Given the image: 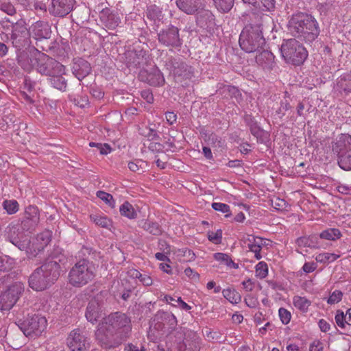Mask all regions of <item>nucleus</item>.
<instances>
[{"label":"nucleus","mask_w":351,"mask_h":351,"mask_svg":"<svg viewBox=\"0 0 351 351\" xmlns=\"http://www.w3.org/2000/svg\"><path fill=\"white\" fill-rule=\"evenodd\" d=\"M130 318L124 313L116 312L104 317L95 332L96 339L106 350L119 347L130 335Z\"/></svg>","instance_id":"f257e3e1"},{"label":"nucleus","mask_w":351,"mask_h":351,"mask_svg":"<svg viewBox=\"0 0 351 351\" xmlns=\"http://www.w3.org/2000/svg\"><path fill=\"white\" fill-rule=\"evenodd\" d=\"M275 27L273 19L268 14L253 13L252 23L247 25L240 34V47L247 53L260 51L266 44L263 34L269 36Z\"/></svg>","instance_id":"f03ea898"},{"label":"nucleus","mask_w":351,"mask_h":351,"mask_svg":"<svg viewBox=\"0 0 351 351\" xmlns=\"http://www.w3.org/2000/svg\"><path fill=\"white\" fill-rule=\"evenodd\" d=\"M169 341L173 351H203L204 349L203 340L196 332L181 326L171 332Z\"/></svg>","instance_id":"7ed1b4c3"},{"label":"nucleus","mask_w":351,"mask_h":351,"mask_svg":"<svg viewBox=\"0 0 351 351\" xmlns=\"http://www.w3.org/2000/svg\"><path fill=\"white\" fill-rule=\"evenodd\" d=\"M95 276L93 264L86 259L76 263L69 273V282L75 287H82L91 282Z\"/></svg>","instance_id":"20e7f679"},{"label":"nucleus","mask_w":351,"mask_h":351,"mask_svg":"<svg viewBox=\"0 0 351 351\" xmlns=\"http://www.w3.org/2000/svg\"><path fill=\"white\" fill-rule=\"evenodd\" d=\"M280 52L286 62L293 65L302 64L308 56L306 49L295 38L284 40Z\"/></svg>","instance_id":"39448f33"},{"label":"nucleus","mask_w":351,"mask_h":351,"mask_svg":"<svg viewBox=\"0 0 351 351\" xmlns=\"http://www.w3.org/2000/svg\"><path fill=\"white\" fill-rule=\"evenodd\" d=\"M332 151L337 154L338 165L345 171L351 170V136L341 134L332 145Z\"/></svg>","instance_id":"423d86ee"},{"label":"nucleus","mask_w":351,"mask_h":351,"mask_svg":"<svg viewBox=\"0 0 351 351\" xmlns=\"http://www.w3.org/2000/svg\"><path fill=\"white\" fill-rule=\"evenodd\" d=\"M47 319L40 315L28 316L25 320L19 319L16 324L26 337L39 336L47 327Z\"/></svg>","instance_id":"0eeeda50"},{"label":"nucleus","mask_w":351,"mask_h":351,"mask_svg":"<svg viewBox=\"0 0 351 351\" xmlns=\"http://www.w3.org/2000/svg\"><path fill=\"white\" fill-rule=\"evenodd\" d=\"M24 291L23 284L15 282L0 294V309L1 311L10 310L19 299Z\"/></svg>","instance_id":"6e6552de"},{"label":"nucleus","mask_w":351,"mask_h":351,"mask_svg":"<svg viewBox=\"0 0 351 351\" xmlns=\"http://www.w3.org/2000/svg\"><path fill=\"white\" fill-rule=\"evenodd\" d=\"M36 69L40 74L50 77L55 74L64 73L65 67L55 59L44 53H38Z\"/></svg>","instance_id":"1a4fd4ad"},{"label":"nucleus","mask_w":351,"mask_h":351,"mask_svg":"<svg viewBox=\"0 0 351 351\" xmlns=\"http://www.w3.org/2000/svg\"><path fill=\"white\" fill-rule=\"evenodd\" d=\"M158 40L161 45L165 47L176 48L180 47L182 44L179 34V29L172 25L162 29L158 33Z\"/></svg>","instance_id":"9d476101"},{"label":"nucleus","mask_w":351,"mask_h":351,"mask_svg":"<svg viewBox=\"0 0 351 351\" xmlns=\"http://www.w3.org/2000/svg\"><path fill=\"white\" fill-rule=\"evenodd\" d=\"M317 21L312 15L304 12H298L291 16L288 22V30L291 34L308 27Z\"/></svg>","instance_id":"9b49d317"},{"label":"nucleus","mask_w":351,"mask_h":351,"mask_svg":"<svg viewBox=\"0 0 351 351\" xmlns=\"http://www.w3.org/2000/svg\"><path fill=\"white\" fill-rule=\"evenodd\" d=\"M75 4V0H51L49 12L55 17H64L73 10Z\"/></svg>","instance_id":"f8f14e48"},{"label":"nucleus","mask_w":351,"mask_h":351,"mask_svg":"<svg viewBox=\"0 0 351 351\" xmlns=\"http://www.w3.org/2000/svg\"><path fill=\"white\" fill-rule=\"evenodd\" d=\"M67 344L71 351H87L90 348L88 339L79 329L71 332Z\"/></svg>","instance_id":"ddd939ff"},{"label":"nucleus","mask_w":351,"mask_h":351,"mask_svg":"<svg viewBox=\"0 0 351 351\" xmlns=\"http://www.w3.org/2000/svg\"><path fill=\"white\" fill-rule=\"evenodd\" d=\"M40 267L36 269L29 278V287L37 291H43L53 285Z\"/></svg>","instance_id":"4468645a"},{"label":"nucleus","mask_w":351,"mask_h":351,"mask_svg":"<svg viewBox=\"0 0 351 351\" xmlns=\"http://www.w3.org/2000/svg\"><path fill=\"white\" fill-rule=\"evenodd\" d=\"M99 16L101 23L108 29H116L121 21L119 14L108 8L99 10Z\"/></svg>","instance_id":"2eb2a0df"},{"label":"nucleus","mask_w":351,"mask_h":351,"mask_svg":"<svg viewBox=\"0 0 351 351\" xmlns=\"http://www.w3.org/2000/svg\"><path fill=\"white\" fill-rule=\"evenodd\" d=\"M173 66V73L176 80L182 82L183 80H191L194 76V70L192 66L184 62L172 61Z\"/></svg>","instance_id":"dca6fc26"},{"label":"nucleus","mask_w":351,"mask_h":351,"mask_svg":"<svg viewBox=\"0 0 351 351\" xmlns=\"http://www.w3.org/2000/svg\"><path fill=\"white\" fill-rule=\"evenodd\" d=\"M146 51L143 49L128 50L125 53L128 67L141 68L146 64Z\"/></svg>","instance_id":"f3484780"},{"label":"nucleus","mask_w":351,"mask_h":351,"mask_svg":"<svg viewBox=\"0 0 351 351\" xmlns=\"http://www.w3.org/2000/svg\"><path fill=\"white\" fill-rule=\"evenodd\" d=\"M156 317L159 322L156 324L155 327L158 330H163L167 326L169 330L167 335L169 339L171 332H173L178 328L176 327L178 322L176 316L171 313L162 311L159 312Z\"/></svg>","instance_id":"a211bd4d"},{"label":"nucleus","mask_w":351,"mask_h":351,"mask_svg":"<svg viewBox=\"0 0 351 351\" xmlns=\"http://www.w3.org/2000/svg\"><path fill=\"white\" fill-rule=\"evenodd\" d=\"M30 34L36 40L48 39L51 34V28L48 22L37 21L29 29Z\"/></svg>","instance_id":"6ab92c4d"},{"label":"nucleus","mask_w":351,"mask_h":351,"mask_svg":"<svg viewBox=\"0 0 351 351\" xmlns=\"http://www.w3.org/2000/svg\"><path fill=\"white\" fill-rule=\"evenodd\" d=\"M319 33V23L315 21L313 24L308 25V27L302 29L295 33L294 32V34L291 35L306 43H312L318 37Z\"/></svg>","instance_id":"aec40b11"},{"label":"nucleus","mask_w":351,"mask_h":351,"mask_svg":"<svg viewBox=\"0 0 351 351\" xmlns=\"http://www.w3.org/2000/svg\"><path fill=\"white\" fill-rule=\"evenodd\" d=\"M48 280L53 284L60 277L62 268L60 264L55 260H47L40 267Z\"/></svg>","instance_id":"412c9836"},{"label":"nucleus","mask_w":351,"mask_h":351,"mask_svg":"<svg viewBox=\"0 0 351 351\" xmlns=\"http://www.w3.org/2000/svg\"><path fill=\"white\" fill-rule=\"evenodd\" d=\"M98 295L93 298L88 303L86 311L87 320L93 324L97 322L102 315L101 303Z\"/></svg>","instance_id":"4be33fe9"},{"label":"nucleus","mask_w":351,"mask_h":351,"mask_svg":"<svg viewBox=\"0 0 351 351\" xmlns=\"http://www.w3.org/2000/svg\"><path fill=\"white\" fill-rule=\"evenodd\" d=\"M90 71L91 66L88 61L80 58L73 59L72 72L80 81L86 77Z\"/></svg>","instance_id":"5701e85b"},{"label":"nucleus","mask_w":351,"mask_h":351,"mask_svg":"<svg viewBox=\"0 0 351 351\" xmlns=\"http://www.w3.org/2000/svg\"><path fill=\"white\" fill-rule=\"evenodd\" d=\"M257 53L256 62L258 65L267 70H271L275 66V57L270 51L265 50L263 48L260 51H257Z\"/></svg>","instance_id":"b1692460"},{"label":"nucleus","mask_w":351,"mask_h":351,"mask_svg":"<svg viewBox=\"0 0 351 351\" xmlns=\"http://www.w3.org/2000/svg\"><path fill=\"white\" fill-rule=\"evenodd\" d=\"M178 8L187 14H193L200 8L199 0H177Z\"/></svg>","instance_id":"393cba45"},{"label":"nucleus","mask_w":351,"mask_h":351,"mask_svg":"<svg viewBox=\"0 0 351 351\" xmlns=\"http://www.w3.org/2000/svg\"><path fill=\"white\" fill-rule=\"evenodd\" d=\"M335 88L340 93L348 95L351 93V73H344L337 79Z\"/></svg>","instance_id":"a878e982"},{"label":"nucleus","mask_w":351,"mask_h":351,"mask_svg":"<svg viewBox=\"0 0 351 351\" xmlns=\"http://www.w3.org/2000/svg\"><path fill=\"white\" fill-rule=\"evenodd\" d=\"M145 14L147 19L157 26L159 25V23L162 21L164 17L161 9L156 5L148 6Z\"/></svg>","instance_id":"bb28decb"},{"label":"nucleus","mask_w":351,"mask_h":351,"mask_svg":"<svg viewBox=\"0 0 351 351\" xmlns=\"http://www.w3.org/2000/svg\"><path fill=\"white\" fill-rule=\"evenodd\" d=\"M29 211L33 213L32 219H23L21 221V227L23 230L27 231L34 228L39 221V215L37 208L33 206H29Z\"/></svg>","instance_id":"cd10ccee"},{"label":"nucleus","mask_w":351,"mask_h":351,"mask_svg":"<svg viewBox=\"0 0 351 351\" xmlns=\"http://www.w3.org/2000/svg\"><path fill=\"white\" fill-rule=\"evenodd\" d=\"M18 62L24 70L30 71L33 68H36L37 56L21 54L19 56Z\"/></svg>","instance_id":"c85d7f7f"},{"label":"nucleus","mask_w":351,"mask_h":351,"mask_svg":"<svg viewBox=\"0 0 351 351\" xmlns=\"http://www.w3.org/2000/svg\"><path fill=\"white\" fill-rule=\"evenodd\" d=\"M147 82L154 86H162L165 84V78L162 72L158 68H154L147 73Z\"/></svg>","instance_id":"c756f323"},{"label":"nucleus","mask_w":351,"mask_h":351,"mask_svg":"<svg viewBox=\"0 0 351 351\" xmlns=\"http://www.w3.org/2000/svg\"><path fill=\"white\" fill-rule=\"evenodd\" d=\"M319 237L315 235H310L308 237H300L297 239L296 244L299 247H310L317 248Z\"/></svg>","instance_id":"7c9ffc66"},{"label":"nucleus","mask_w":351,"mask_h":351,"mask_svg":"<svg viewBox=\"0 0 351 351\" xmlns=\"http://www.w3.org/2000/svg\"><path fill=\"white\" fill-rule=\"evenodd\" d=\"M139 226L153 235L157 236L162 233V229L156 222L149 220H141L139 221Z\"/></svg>","instance_id":"2f4dec72"},{"label":"nucleus","mask_w":351,"mask_h":351,"mask_svg":"<svg viewBox=\"0 0 351 351\" xmlns=\"http://www.w3.org/2000/svg\"><path fill=\"white\" fill-rule=\"evenodd\" d=\"M64 73L55 74L54 75L50 76L49 80L51 86L61 91H65L67 86V82L65 78L62 76Z\"/></svg>","instance_id":"473e14b6"},{"label":"nucleus","mask_w":351,"mask_h":351,"mask_svg":"<svg viewBox=\"0 0 351 351\" xmlns=\"http://www.w3.org/2000/svg\"><path fill=\"white\" fill-rule=\"evenodd\" d=\"M121 215L129 219H135L137 216L133 206L128 202H125L119 208Z\"/></svg>","instance_id":"72a5a7b5"},{"label":"nucleus","mask_w":351,"mask_h":351,"mask_svg":"<svg viewBox=\"0 0 351 351\" xmlns=\"http://www.w3.org/2000/svg\"><path fill=\"white\" fill-rule=\"evenodd\" d=\"M216 8L222 13H228L234 5V0H213Z\"/></svg>","instance_id":"f704fd0d"},{"label":"nucleus","mask_w":351,"mask_h":351,"mask_svg":"<svg viewBox=\"0 0 351 351\" xmlns=\"http://www.w3.org/2000/svg\"><path fill=\"white\" fill-rule=\"evenodd\" d=\"M222 293L225 298L233 304H238L241 301V295L235 290L232 289H223Z\"/></svg>","instance_id":"c9c22d12"},{"label":"nucleus","mask_w":351,"mask_h":351,"mask_svg":"<svg viewBox=\"0 0 351 351\" xmlns=\"http://www.w3.org/2000/svg\"><path fill=\"white\" fill-rule=\"evenodd\" d=\"M341 236V232L337 228H329L322 232L319 234L320 239L335 241Z\"/></svg>","instance_id":"e433bc0d"},{"label":"nucleus","mask_w":351,"mask_h":351,"mask_svg":"<svg viewBox=\"0 0 351 351\" xmlns=\"http://www.w3.org/2000/svg\"><path fill=\"white\" fill-rule=\"evenodd\" d=\"M293 302L295 308L300 309L302 311H306L311 305V302L304 297L294 296Z\"/></svg>","instance_id":"4c0bfd02"},{"label":"nucleus","mask_w":351,"mask_h":351,"mask_svg":"<svg viewBox=\"0 0 351 351\" xmlns=\"http://www.w3.org/2000/svg\"><path fill=\"white\" fill-rule=\"evenodd\" d=\"M139 134L149 141L157 140L160 138L158 132L152 128L145 127L139 129Z\"/></svg>","instance_id":"58836bf2"},{"label":"nucleus","mask_w":351,"mask_h":351,"mask_svg":"<svg viewBox=\"0 0 351 351\" xmlns=\"http://www.w3.org/2000/svg\"><path fill=\"white\" fill-rule=\"evenodd\" d=\"M45 246H43L42 243H40L37 241L33 240L30 241V244L28 247L27 254L29 256L35 257L40 252H42L45 249Z\"/></svg>","instance_id":"ea45409f"},{"label":"nucleus","mask_w":351,"mask_h":351,"mask_svg":"<svg viewBox=\"0 0 351 351\" xmlns=\"http://www.w3.org/2000/svg\"><path fill=\"white\" fill-rule=\"evenodd\" d=\"M15 264L14 259L7 256L0 255V271L10 270Z\"/></svg>","instance_id":"a19ab883"},{"label":"nucleus","mask_w":351,"mask_h":351,"mask_svg":"<svg viewBox=\"0 0 351 351\" xmlns=\"http://www.w3.org/2000/svg\"><path fill=\"white\" fill-rule=\"evenodd\" d=\"M214 258L216 261L221 262V263L234 268H237L238 265L235 264L230 257L224 253H215L214 254Z\"/></svg>","instance_id":"79ce46f5"},{"label":"nucleus","mask_w":351,"mask_h":351,"mask_svg":"<svg viewBox=\"0 0 351 351\" xmlns=\"http://www.w3.org/2000/svg\"><path fill=\"white\" fill-rule=\"evenodd\" d=\"M340 257V255L334 253H321L317 255L315 260L319 263H330L333 262Z\"/></svg>","instance_id":"37998d69"},{"label":"nucleus","mask_w":351,"mask_h":351,"mask_svg":"<svg viewBox=\"0 0 351 351\" xmlns=\"http://www.w3.org/2000/svg\"><path fill=\"white\" fill-rule=\"evenodd\" d=\"M90 217L96 225L101 226L102 228L110 229V227L112 226V221L110 219L107 218L106 217L95 215L90 216Z\"/></svg>","instance_id":"c03bdc74"},{"label":"nucleus","mask_w":351,"mask_h":351,"mask_svg":"<svg viewBox=\"0 0 351 351\" xmlns=\"http://www.w3.org/2000/svg\"><path fill=\"white\" fill-rule=\"evenodd\" d=\"M258 6H255L263 11L271 12L275 9V0H258Z\"/></svg>","instance_id":"a18cd8bd"},{"label":"nucleus","mask_w":351,"mask_h":351,"mask_svg":"<svg viewBox=\"0 0 351 351\" xmlns=\"http://www.w3.org/2000/svg\"><path fill=\"white\" fill-rule=\"evenodd\" d=\"M3 206L9 215L14 214L19 210V204L16 200H5Z\"/></svg>","instance_id":"49530a36"},{"label":"nucleus","mask_w":351,"mask_h":351,"mask_svg":"<svg viewBox=\"0 0 351 351\" xmlns=\"http://www.w3.org/2000/svg\"><path fill=\"white\" fill-rule=\"evenodd\" d=\"M97 197L104 201L106 204H108L111 208H114L115 202L111 194L102 191H99L97 192Z\"/></svg>","instance_id":"de8ad7c7"},{"label":"nucleus","mask_w":351,"mask_h":351,"mask_svg":"<svg viewBox=\"0 0 351 351\" xmlns=\"http://www.w3.org/2000/svg\"><path fill=\"white\" fill-rule=\"evenodd\" d=\"M10 242L21 250H26L27 252L30 244V240L28 238L21 240L19 238L14 237L10 239Z\"/></svg>","instance_id":"09e8293b"},{"label":"nucleus","mask_w":351,"mask_h":351,"mask_svg":"<svg viewBox=\"0 0 351 351\" xmlns=\"http://www.w3.org/2000/svg\"><path fill=\"white\" fill-rule=\"evenodd\" d=\"M245 120L250 126L251 133L257 138L261 136L262 131L257 125V123L253 121L251 117H246Z\"/></svg>","instance_id":"8fccbe9b"},{"label":"nucleus","mask_w":351,"mask_h":351,"mask_svg":"<svg viewBox=\"0 0 351 351\" xmlns=\"http://www.w3.org/2000/svg\"><path fill=\"white\" fill-rule=\"evenodd\" d=\"M0 10L10 16L16 13L14 5L6 0H0Z\"/></svg>","instance_id":"3c124183"},{"label":"nucleus","mask_w":351,"mask_h":351,"mask_svg":"<svg viewBox=\"0 0 351 351\" xmlns=\"http://www.w3.org/2000/svg\"><path fill=\"white\" fill-rule=\"evenodd\" d=\"M224 90L228 93V95L230 97L235 98L237 101L242 99V95L237 87L233 86H227L224 88Z\"/></svg>","instance_id":"603ef678"},{"label":"nucleus","mask_w":351,"mask_h":351,"mask_svg":"<svg viewBox=\"0 0 351 351\" xmlns=\"http://www.w3.org/2000/svg\"><path fill=\"white\" fill-rule=\"evenodd\" d=\"M256 276L260 278H264L267 276L268 267L265 262H259L256 266Z\"/></svg>","instance_id":"864d4df0"},{"label":"nucleus","mask_w":351,"mask_h":351,"mask_svg":"<svg viewBox=\"0 0 351 351\" xmlns=\"http://www.w3.org/2000/svg\"><path fill=\"white\" fill-rule=\"evenodd\" d=\"M89 146L92 147H97L99 153L102 155H106L111 152V148L107 143L101 144L99 143L90 142L89 143Z\"/></svg>","instance_id":"5fc2aeb1"},{"label":"nucleus","mask_w":351,"mask_h":351,"mask_svg":"<svg viewBox=\"0 0 351 351\" xmlns=\"http://www.w3.org/2000/svg\"><path fill=\"white\" fill-rule=\"evenodd\" d=\"M291 106L289 102L287 100H282L280 102V106L276 111V115H278V118L282 119V117L285 115V112L290 110Z\"/></svg>","instance_id":"6e6d98bb"},{"label":"nucleus","mask_w":351,"mask_h":351,"mask_svg":"<svg viewBox=\"0 0 351 351\" xmlns=\"http://www.w3.org/2000/svg\"><path fill=\"white\" fill-rule=\"evenodd\" d=\"M40 243L43 244V246L46 247L51 241V236L49 232H44L37 235L36 238L34 239Z\"/></svg>","instance_id":"4d7b16f0"},{"label":"nucleus","mask_w":351,"mask_h":351,"mask_svg":"<svg viewBox=\"0 0 351 351\" xmlns=\"http://www.w3.org/2000/svg\"><path fill=\"white\" fill-rule=\"evenodd\" d=\"M70 101H73V104L80 108H84L88 104V99L86 97H80L77 98L74 95L70 94L69 95Z\"/></svg>","instance_id":"13d9d810"},{"label":"nucleus","mask_w":351,"mask_h":351,"mask_svg":"<svg viewBox=\"0 0 351 351\" xmlns=\"http://www.w3.org/2000/svg\"><path fill=\"white\" fill-rule=\"evenodd\" d=\"M343 293L339 290L334 291L329 296L327 302L330 304H337L342 299Z\"/></svg>","instance_id":"bf43d9fd"},{"label":"nucleus","mask_w":351,"mask_h":351,"mask_svg":"<svg viewBox=\"0 0 351 351\" xmlns=\"http://www.w3.org/2000/svg\"><path fill=\"white\" fill-rule=\"evenodd\" d=\"M208 238L209 241L215 244L221 243L222 238V232L221 230H218L217 232H208Z\"/></svg>","instance_id":"052dcab7"},{"label":"nucleus","mask_w":351,"mask_h":351,"mask_svg":"<svg viewBox=\"0 0 351 351\" xmlns=\"http://www.w3.org/2000/svg\"><path fill=\"white\" fill-rule=\"evenodd\" d=\"M278 313L279 317L282 324H287L288 323H289L291 315V313L289 311H287L285 308H280Z\"/></svg>","instance_id":"680f3d73"},{"label":"nucleus","mask_w":351,"mask_h":351,"mask_svg":"<svg viewBox=\"0 0 351 351\" xmlns=\"http://www.w3.org/2000/svg\"><path fill=\"white\" fill-rule=\"evenodd\" d=\"M272 205L276 209L279 210H286L288 206L287 202L280 198L272 200Z\"/></svg>","instance_id":"e2e57ef3"},{"label":"nucleus","mask_w":351,"mask_h":351,"mask_svg":"<svg viewBox=\"0 0 351 351\" xmlns=\"http://www.w3.org/2000/svg\"><path fill=\"white\" fill-rule=\"evenodd\" d=\"M335 321L338 326L340 328H344L346 324V315L343 311H337L335 315Z\"/></svg>","instance_id":"0e129e2a"},{"label":"nucleus","mask_w":351,"mask_h":351,"mask_svg":"<svg viewBox=\"0 0 351 351\" xmlns=\"http://www.w3.org/2000/svg\"><path fill=\"white\" fill-rule=\"evenodd\" d=\"M212 208L223 213H228L230 212V206L228 204L219 202H214L212 204Z\"/></svg>","instance_id":"69168bd1"},{"label":"nucleus","mask_w":351,"mask_h":351,"mask_svg":"<svg viewBox=\"0 0 351 351\" xmlns=\"http://www.w3.org/2000/svg\"><path fill=\"white\" fill-rule=\"evenodd\" d=\"M336 189L338 192L344 195H351V185L343 184L339 183L337 186Z\"/></svg>","instance_id":"338daca9"},{"label":"nucleus","mask_w":351,"mask_h":351,"mask_svg":"<svg viewBox=\"0 0 351 351\" xmlns=\"http://www.w3.org/2000/svg\"><path fill=\"white\" fill-rule=\"evenodd\" d=\"M124 351H145V348L141 344L128 343L125 346Z\"/></svg>","instance_id":"774afa93"}]
</instances>
